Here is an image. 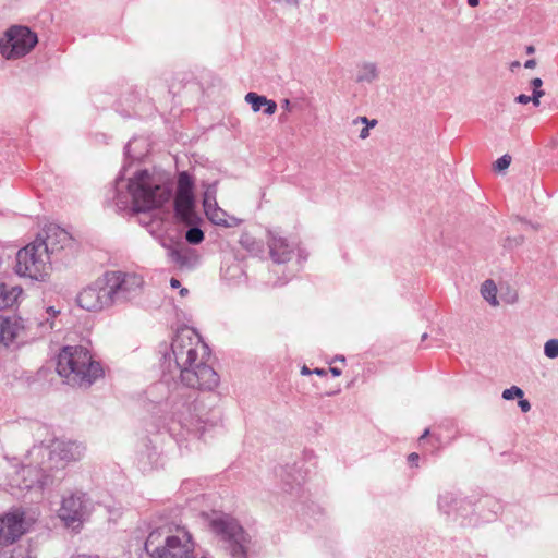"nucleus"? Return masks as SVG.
Wrapping results in <instances>:
<instances>
[{"mask_svg": "<svg viewBox=\"0 0 558 558\" xmlns=\"http://www.w3.org/2000/svg\"><path fill=\"white\" fill-rule=\"evenodd\" d=\"M57 371L69 385L77 387H88L102 376L101 365L82 345L64 347L58 356Z\"/></svg>", "mask_w": 558, "mask_h": 558, "instance_id": "1", "label": "nucleus"}, {"mask_svg": "<svg viewBox=\"0 0 558 558\" xmlns=\"http://www.w3.org/2000/svg\"><path fill=\"white\" fill-rule=\"evenodd\" d=\"M194 549L192 535L183 527H177L165 537L154 531L145 542V550L151 558H190Z\"/></svg>", "mask_w": 558, "mask_h": 558, "instance_id": "2", "label": "nucleus"}, {"mask_svg": "<svg viewBox=\"0 0 558 558\" xmlns=\"http://www.w3.org/2000/svg\"><path fill=\"white\" fill-rule=\"evenodd\" d=\"M129 190L133 205L138 211H146L162 206L171 196L170 189L157 183L147 170L137 172L130 180Z\"/></svg>", "mask_w": 558, "mask_h": 558, "instance_id": "3", "label": "nucleus"}, {"mask_svg": "<svg viewBox=\"0 0 558 558\" xmlns=\"http://www.w3.org/2000/svg\"><path fill=\"white\" fill-rule=\"evenodd\" d=\"M174 362L181 373L196 364L198 360L208 356V349L198 333L191 327L184 326L177 330L171 343Z\"/></svg>", "mask_w": 558, "mask_h": 558, "instance_id": "4", "label": "nucleus"}, {"mask_svg": "<svg viewBox=\"0 0 558 558\" xmlns=\"http://www.w3.org/2000/svg\"><path fill=\"white\" fill-rule=\"evenodd\" d=\"M104 282L111 307L132 302L142 293L144 287L141 275L120 270L106 271Z\"/></svg>", "mask_w": 558, "mask_h": 558, "instance_id": "5", "label": "nucleus"}, {"mask_svg": "<svg viewBox=\"0 0 558 558\" xmlns=\"http://www.w3.org/2000/svg\"><path fill=\"white\" fill-rule=\"evenodd\" d=\"M16 272L20 276L43 280L50 270V257L43 251L39 239H36L16 254Z\"/></svg>", "mask_w": 558, "mask_h": 558, "instance_id": "6", "label": "nucleus"}, {"mask_svg": "<svg viewBox=\"0 0 558 558\" xmlns=\"http://www.w3.org/2000/svg\"><path fill=\"white\" fill-rule=\"evenodd\" d=\"M0 41L1 54L7 59H17L27 54L37 44V35L25 26H13Z\"/></svg>", "mask_w": 558, "mask_h": 558, "instance_id": "7", "label": "nucleus"}, {"mask_svg": "<svg viewBox=\"0 0 558 558\" xmlns=\"http://www.w3.org/2000/svg\"><path fill=\"white\" fill-rule=\"evenodd\" d=\"M24 511L15 509L0 518V545L7 546L16 542L33 524Z\"/></svg>", "mask_w": 558, "mask_h": 558, "instance_id": "8", "label": "nucleus"}, {"mask_svg": "<svg viewBox=\"0 0 558 558\" xmlns=\"http://www.w3.org/2000/svg\"><path fill=\"white\" fill-rule=\"evenodd\" d=\"M181 380L191 388L213 390L219 384V376L206 364L205 359H202L181 373Z\"/></svg>", "mask_w": 558, "mask_h": 558, "instance_id": "9", "label": "nucleus"}, {"mask_svg": "<svg viewBox=\"0 0 558 558\" xmlns=\"http://www.w3.org/2000/svg\"><path fill=\"white\" fill-rule=\"evenodd\" d=\"M266 243L270 259L276 264H284L292 259L295 251L294 243L282 236L280 232L267 230Z\"/></svg>", "mask_w": 558, "mask_h": 558, "instance_id": "10", "label": "nucleus"}, {"mask_svg": "<svg viewBox=\"0 0 558 558\" xmlns=\"http://www.w3.org/2000/svg\"><path fill=\"white\" fill-rule=\"evenodd\" d=\"M58 515L68 527H80L85 517L83 496L70 495L65 497L62 500Z\"/></svg>", "mask_w": 558, "mask_h": 558, "instance_id": "11", "label": "nucleus"}, {"mask_svg": "<svg viewBox=\"0 0 558 558\" xmlns=\"http://www.w3.org/2000/svg\"><path fill=\"white\" fill-rule=\"evenodd\" d=\"M44 233V238L39 235L37 239L40 241L43 251H46L48 255L70 246L73 240L68 231L57 225L47 226Z\"/></svg>", "mask_w": 558, "mask_h": 558, "instance_id": "12", "label": "nucleus"}, {"mask_svg": "<svg viewBox=\"0 0 558 558\" xmlns=\"http://www.w3.org/2000/svg\"><path fill=\"white\" fill-rule=\"evenodd\" d=\"M78 306L87 312H100L111 307L105 286L97 289L88 287L76 298Z\"/></svg>", "mask_w": 558, "mask_h": 558, "instance_id": "13", "label": "nucleus"}, {"mask_svg": "<svg viewBox=\"0 0 558 558\" xmlns=\"http://www.w3.org/2000/svg\"><path fill=\"white\" fill-rule=\"evenodd\" d=\"M214 526L217 532L223 534L227 538L235 543L233 554H246L245 544L248 542L247 535L244 530L233 520L220 519L214 521Z\"/></svg>", "mask_w": 558, "mask_h": 558, "instance_id": "14", "label": "nucleus"}, {"mask_svg": "<svg viewBox=\"0 0 558 558\" xmlns=\"http://www.w3.org/2000/svg\"><path fill=\"white\" fill-rule=\"evenodd\" d=\"M175 217L187 226H193L197 221L195 211L194 195H175L174 197Z\"/></svg>", "mask_w": 558, "mask_h": 558, "instance_id": "15", "label": "nucleus"}, {"mask_svg": "<svg viewBox=\"0 0 558 558\" xmlns=\"http://www.w3.org/2000/svg\"><path fill=\"white\" fill-rule=\"evenodd\" d=\"M20 316H0V344L8 345L22 330Z\"/></svg>", "mask_w": 558, "mask_h": 558, "instance_id": "16", "label": "nucleus"}, {"mask_svg": "<svg viewBox=\"0 0 558 558\" xmlns=\"http://www.w3.org/2000/svg\"><path fill=\"white\" fill-rule=\"evenodd\" d=\"M53 450L58 451L60 459L70 461L80 460L83 457L84 447L75 441H57Z\"/></svg>", "mask_w": 558, "mask_h": 558, "instance_id": "17", "label": "nucleus"}, {"mask_svg": "<svg viewBox=\"0 0 558 558\" xmlns=\"http://www.w3.org/2000/svg\"><path fill=\"white\" fill-rule=\"evenodd\" d=\"M22 292L19 287L8 289L5 284L0 283V311L12 308L17 303Z\"/></svg>", "mask_w": 558, "mask_h": 558, "instance_id": "18", "label": "nucleus"}, {"mask_svg": "<svg viewBox=\"0 0 558 558\" xmlns=\"http://www.w3.org/2000/svg\"><path fill=\"white\" fill-rule=\"evenodd\" d=\"M205 214L208 217V219L217 226L234 227L239 222L238 219L233 217L230 218L229 221L227 213L219 208L218 205L211 207L210 209H206Z\"/></svg>", "mask_w": 558, "mask_h": 558, "instance_id": "19", "label": "nucleus"}, {"mask_svg": "<svg viewBox=\"0 0 558 558\" xmlns=\"http://www.w3.org/2000/svg\"><path fill=\"white\" fill-rule=\"evenodd\" d=\"M239 243L253 256H259L264 253V243L247 232L241 234Z\"/></svg>", "mask_w": 558, "mask_h": 558, "instance_id": "20", "label": "nucleus"}, {"mask_svg": "<svg viewBox=\"0 0 558 558\" xmlns=\"http://www.w3.org/2000/svg\"><path fill=\"white\" fill-rule=\"evenodd\" d=\"M194 181L187 172H181L178 178L175 195H193Z\"/></svg>", "mask_w": 558, "mask_h": 558, "instance_id": "21", "label": "nucleus"}, {"mask_svg": "<svg viewBox=\"0 0 558 558\" xmlns=\"http://www.w3.org/2000/svg\"><path fill=\"white\" fill-rule=\"evenodd\" d=\"M217 185L218 182L215 181L210 184H203L205 187L204 195H203V206L204 210L210 209L211 207H215L217 204L216 196H217Z\"/></svg>", "mask_w": 558, "mask_h": 558, "instance_id": "22", "label": "nucleus"}, {"mask_svg": "<svg viewBox=\"0 0 558 558\" xmlns=\"http://www.w3.org/2000/svg\"><path fill=\"white\" fill-rule=\"evenodd\" d=\"M378 76V70L375 63H364L357 74V82L371 83Z\"/></svg>", "mask_w": 558, "mask_h": 558, "instance_id": "23", "label": "nucleus"}, {"mask_svg": "<svg viewBox=\"0 0 558 558\" xmlns=\"http://www.w3.org/2000/svg\"><path fill=\"white\" fill-rule=\"evenodd\" d=\"M482 296L493 305L497 304V287L492 279H487L481 287Z\"/></svg>", "mask_w": 558, "mask_h": 558, "instance_id": "24", "label": "nucleus"}, {"mask_svg": "<svg viewBox=\"0 0 558 558\" xmlns=\"http://www.w3.org/2000/svg\"><path fill=\"white\" fill-rule=\"evenodd\" d=\"M245 100L252 106L253 111L257 112L265 106L266 97L251 92L246 94Z\"/></svg>", "mask_w": 558, "mask_h": 558, "instance_id": "25", "label": "nucleus"}, {"mask_svg": "<svg viewBox=\"0 0 558 558\" xmlns=\"http://www.w3.org/2000/svg\"><path fill=\"white\" fill-rule=\"evenodd\" d=\"M185 239L190 244H199L204 240V233L199 228L191 227L185 233Z\"/></svg>", "mask_w": 558, "mask_h": 558, "instance_id": "26", "label": "nucleus"}, {"mask_svg": "<svg viewBox=\"0 0 558 558\" xmlns=\"http://www.w3.org/2000/svg\"><path fill=\"white\" fill-rule=\"evenodd\" d=\"M171 258L181 267L191 265L190 255L186 251L174 250L171 252Z\"/></svg>", "mask_w": 558, "mask_h": 558, "instance_id": "27", "label": "nucleus"}, {"mask_svg": "<svg viewBox=\"0 0 558 558\" xmlns=\"http://www.w3.org/2000/svg\"><path fill=\"white\" fill-rule=\"evenodd\" d=\"M544 352L547 357L555 359L558 356V340L551 339L545 343Z\"/></svg>", "mask_w": 558, "mask_h": 558, "instance_id": "28", "label": "nucleus"}, {"mask_svg": "<svg viewBox=\"0 0 558 558\" xmlns=\"http://www.w3.org/2000/svg\"><path fill=\"white\" fill-rule=\"evenodd\" d=\"M511 163V156L504 155L500 158H498L494 163V170L495 171H502L507 169Z\"/></svg>", "mask_w": 558, "mask_h": 558, "instance_id": "29", "label": "nucleus"}, {"mask_svg": "<svg viewBox=\"0 0 558 558\" xmlns=\"http://www.w3.org/2000/svg\"><path fill=\"white\" fill-rule=\"evenodd\" d=\"M523 391L519 387H511L509 389L504 390L502 398L506 400H512L514 398H522Z\"/></svg>", "mask_w": 558, "mask_h": 558, "instance_id": "30", "label": "nucleus"}, {"mask_svg": "<svg viewBox=\"0 0 558 558\" xmlns=\"http://www.w3.org/2000/svg\"><path fill=\"white\" fill-rule=\"evenodd\" d=\"M276 110H277V104L274 100H268L266 98L264 112L268 116H271L276 112Z\"/></svg>", "mask_w": 558, "mask_h": 558, "instance_id": "31", "label": "nucleus"}, {"mask_svg": "<svg viewBox=\"0 0 558 558\" xmlns=\"http://www.w3.org/2000/svg\"><path fill=\"white\" fill-rule=\"evenodd\" d=\"M515 101L519 104H522V105H526L531 101V97L527 95L521 94L515 98Z\"/></svg>", "mask_w": 558, "mask_h": 558, "instance_id": "32", "label": "nucleus"}, {"mask_svg": "<svg viewBox=\"0 0 558 558\" xmlns=\"http://www.w3.org/2000/svg\"><path fill=\"white\" fill-rule=\"evenodd\" d=\"M278 3H282L288 7H298L299 0H275Z\"/></svg>", "mask_w": 558, "mask_h": 558, "instance_id": "33", "label": "nucleus"}, {"mask_svg": "<svg viewBox=\"0 0 558 558\" xmlns=\"http://www.w3.org/2000/svg\"><path fill=\"white\" fill-rule=\"evenodd\" d=\"M519 407L523 412H529L531 409L530 402L525 399L519 401Z\"/></svg>", "mask_w": 558, "mask_h": 558, "instance_id": "34", "label": "nucleus"}, {"mask_svg": "<svg viewBox=\"0 0 558 558\" xmlns=\"http://www.w3.org/2000/svg\"><path fill=\"white\" fill-rule=\"evenodd\" d=\"M531 85H532L533 89H534V88H537V89H538V88H541V87H542V85H543V81H542L539 77H535V78H533V80L531 81Z\"/></svg>", "mask_w": 558, "mask_h": 558, "instance_id": "35", "label": "nucleus"}, {"mask_svg": "<svg viewBox=\"0 0 558 558\" xmlns=\"http://www.w3.org/2000/svg\"><path fill=\"white\" fill-rule=\"evenodd\" d=\"M536 60L535 59H530L527 60L525 63H524V68L526 69H534L536 66Z\"/></svg>", "mask_w": 558, "mask_h": 558, "instance_id": "36", "label": "nucleus"}, {"mask_svg": "<svg viewBox=\"0 0 558 558\" xmlns=\"http://www.w3.org/2000/svg\"><path fill=\"white\" fill-rule=\"evenodd\" d=\"M369 136V129L367 126H365L364 129L361 130L360 132V137L362 140H365Z\"/></svg>", "mask_w": 558, "mask_h": 558, "instance_id": "37", "label": "nucleus"}, {"mask_svg": "<svg viewBox=\"0 0 558 558\" xmlns=\"http://www.w3.org/2000/svg\"><path fill=\"white\" fill-rule=\"evenodd\" d=\"M408 460L410 463H416L418 460V454L415 452H412L409 454Z\"/></svg>", "mask_w": 558, "mask_h": 558, "instance_id": "38", "label": "nucleus"}, {"mask_svg": "<svg viewBox=\"0 0 558 558\" xmlns=\"http://www.w3.org/2000/svg\"><path fill=\"white\" fill-rule=\"evenodd\" d=\"M544 94H545V93H544V90H543V89H541V88H538V89H537V88H534V89H533V96H535V97L541 98V97H543V96H544Z\"/></svg>", "mask_w": 558, "mask_h": 558, "instance_id": "39", "label": "nucleus"}, {"mask_svg": "<svg viewBox=\"0 0 558 558\" xmlns=\"http://www.w3.org/2000/svg\"><path fill=\"white\" fill-rule=\"evenodd\" d=\"M312 373L318 375V376H324L327 374V371L324 369V368H315Z\"/></svg>", "mask_w": 558, "mask_h": 558, "instance_id": "40", "label": "nucleus"}, {"mask_svg": "<svg viewBox=\"0 0 558 558\" xmlns=\"http://www.w3.org/2000/svg\"><path fill=\"white\" fill-rule=\"evenodd\" d=\"M359 122L366 124L368 123V119L366 117H359L354 120V123L356 124Z\"/></svg>", "mask_w": 558, "mask_h": 558, "instance_id": "41", "label": "nucleus"}, {"mask_svg": "<svg viewBox=\"0 0 558 558\" xmlns=\"http://www.w3.org/2000/svg\"><path fill=\"white\" fill-rule=\"evenodd\" d=\"M525 52H526L527 54H533V53L535 52V47H534L533 45H529V46H526V48H525Z\"/></svg>", "mask_w": 558, "mask_h": 558, "instance_id": "42", "label": "nucleus"}, {"mask_svg": "<svg viewBox=\"0 0 558 558\" xmlns=\"http://www.w3.org/2000/svg\"><path fill=\"white\" fill-rule=\"evenodd\" d=\"M170 284L172 288H179L180 287V281L175 278H171L170 280Z\"/></svg>", "mask_w": 558, "mask_h": 558, "instance_id": "43", "label": "nucleus"}, {"mask_svg": "<svg viewBox=\"0 0 558 558\" xmlns=\"http://www.w3.org/2000/svg\"><path fill=\"white\" fill-rule=\"evenodd\" d=\"M312 372H313V371H311V369H310L307 366H305V365L301 368V374H302V375H310V374H312Z\"/></svg>", "mask_w": 558, "mask_h": 558, "instance_id": "44", "label": "nucleus"}, {"mask_svg": "<svg viewBox=\"0 0 558 558\" xmlns=\"http://www.w3.org/2000/svg\"><path fill=\"white\" fill-rule=\"evenodd\" d=\"M329 372L333 375V376H340L341 372L340 369L336 368V367H330L329 368Z\"/></svg>", "mask_w": 558, "mask_h": 558, "instance_id": "45", "label": "nucleus"}, {"mask_svg": "<svg viewBox=\"0 0 558 558\" xmlns=\"http://www.w3.org/2000/svg\"><path fill=\"white\" fill-rule=\"evenodd\" d=\"M480 3V0H468V4L472 8L477 7Z\"/></svg>", "mask_w": 558, "mask_h": 558, "instance_id": "46", "label": "nucleus"}, {"mask_svg": "<svg viewBox=\"0 0 558 558\" xmlns=\"http://www.w3.org/2000/svg\"><path fill=\"white\" fill-rule=\"evenodd\" d=\"M47 314H60V311H56L53 306L47 308Z\"/></svg>", "mask_w": 558, "mask_h": 558, "instance_id": "47", "label": "nucleus"}, {"mask_svg": "<svg viewBox=\"0 0 558 558\" xmlns=\"http://www.w3.org/2000/svg\"><path fill=\"white\" fill-rule=\"evenodd\" d=\"M531 101L533 102L534 106H539V98L538 97H535V96H532L531 97Z\"/></svg>", "mask_w": 558, "mask_h": 558, "instance_id": "48", "label": "nucleus"}, {"mask_svg": "<svg viewBox=\"0 0 558 558\" xmlns=\"http://www.w3.org/2000/svg\"><path fill=\"white\" fill-rule=\"evenodd\" d=\"M376 124H377V120H372V121L368 120V123H366V126L369 129V128H374Z\"/></svg>", "mask_w": 558, "mask_h": 558, "instance_id": "49", "label": "nucleus"}, {"mask_svg": "<svg viewBox=\"0 0 558 558\" xmlns=\"http://www.w3.org/2000/svg\"><path fill=\"white\" fill-rule=\"evenodd\" d=\"M520 66V62L519 61H514L511 63V69L513 70V68H518Z\"/></svg>", "mask_w": 558, "mask_h": 558, "instance_id": "50", "label": "nucleus"}, {"mask_svg": "<svg viewBox=\"0 0 558 558\" xmlns=\"http://www.w3.org/2000/svg\"><path fill=\"white\" fill-rule=\"evenodd\" d=\"M428 434H429V430H428V429H425V432H424V433H423V435L421 436L420 440H422L423 438H425Z\"/></svg>", "mask_w": 558, "mask_h": 558, "instance_id": "51", "label": "nucleus"}, {"mask_svg": "<svg viewBox=\"0 0 558 558\" xmlns=\"http://www.w3.org/2000/svg\"><path fill=\"white\" fill-rule=\"evenodd\" d=\"M187 292H189V291H187V289H185V288H183V289L180 291L181 295H185Z\"/></svg>", "mask_w": 558, "mask_h": 558, "instance_id": "52", "label": "nucleus"}, {"mask_svg": "<svg viewBox=\"0 0 558 558\" xmlns=\"http://www.w3.org/2000/svg\"><path fill=\"white\" fill-rule=\"evenodd\" d=\"M289 105H290V101H289V100H286V101H284V107H286V108H288V107H289Z\"/></svg>", "mask_w": 558, "mask_h": 558, "instance_id": "53", "label": "nucleus"}]
</instances>
